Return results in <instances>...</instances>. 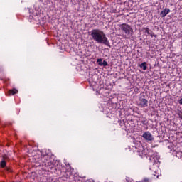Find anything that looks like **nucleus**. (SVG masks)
<instances>
[{
    "label": "nucleus",
    "mask_w": 182,
    "mask_h": 182,
    "mask_svg": "<svg viewBox=\"0 0 182 182\" xmlns=\"http://www.w3.org/2000/svg\"><path fill=\"white\" fill-rule=\"evenodd\" d=\"M137 153L140 157H149V161L151 163L149 169L152 171V174L156 176L157 178H159L160 161H159V156H157V154L149 148L143 147L140 150H138Z\"/></svg>",
    "instance_id": "obj_1"
},
{
    "label": "nucleus",
    "mask_w": 182,
    "mask_h": 182,
    "mask_svg": "<svg viewBox=\"0 0 182 182\" xmlns=\"http://www.w3.org/2000/svg\"><path fill=\"white\" fill-rule=\"evenodd\" d=\"M91 36L95 42L97 43H102L105 46L110 47V43H109V39L106 37L105 32L100 29H93L91 31Z\"/></svg>",
    "instance_id": "obj_2"
},
{
    "label": "nucleus",
    "mask_w": 182,
    "mask_h": 182,
    "mask_svg": "<svg viewBox=\"0 0 182 182\" xmlns=\"http://www.w3.org/2000/svg\"><path fill=\"white\" fill-rule=\"evenodd\" d=\"M120 29L124 32L125 35L130 38L133 35V28L129 24L123 23L119 26Z\"/></svg>",
    "instance_id": "obj_3"
},
{
    "label": "nucleus",
    "mask_w": 182,
    "mask_h": 182,
    "mask_svg": "<svg viewBox=\"0 0 182 182\" xmlns=\"http://www.w3.org/2000/svg\"><path fill=\"white\" fill-rule=\"evenodd\" d=\"M137 106L139 107H147V106H149V101L144 98L140 97L137 102Z\"/></svg>",
    "instance_id": "obj_4"
},
{
    "label": "nucleus",
    "mask_w": 182,
    "mask_h": 182,
    "mask_svg": "<svg viewBox=\"0 0 182 182\" xmlns=\"http://www.w3.org/2000/svg\"><path fill=\"white\" fill-rule=\"evenodd\" d=\"M142 137L146 140V141H153V140H154V136H153V135L151 134V133L149 131L145 132L143 135Z\"/></svg>",
    "instance_id": "obj_5"
},
{
    "label": "nucleus",
    "mask_w": 182,
    "mask_h": 182,
    "mask_svg": "<svg viewBox=\"0 0 182 182\" xmlns=\"http://www.w3.org/2000/svg\"><path fill=\"white\" fill-rule=\"evenodd\" d=\"M168 14H170V9L166 8L161 12V16L165 18Z\"/></svg>",
    "instance_id": "obj_6"
},
{
    "label": "nucleus",
    "mask_w": 182,
    "mask_h": 182,
    "mask_svg": "<svg viewBox=\"0 0 182 182\" xmlns=\"http://www.w3.org/2000/svg\"><path fill=\"white\" fill-rule=\"evenodd\" d=\"M16 93H18V90L14 88L8 91V92L6 93V96H11L14 95H16Z\"/></svg>",
    "instance_id": "obj_7"
},
{
    "label": "nucleus",
    "mask_w": 182,
    "mask_h": 182,
    "mask_svg": "<svg viewBox=\"0 0 182 182\" xmlns=\"http://www.w3.org/2000/svg\"><path fill=\"white\" fill-rule=\"evenodd\" d=\"M139 68L141 69H143V70H147V63L144 62V63H141L139 65Z\"/></svg>",
    "instance_id": "obj_8"
},
{
    "label": "nucleus",
    "mask_w": 182,
    "mask_h": 182,
    "mask_svg": "<svg viewBox=\"0 0 182 182\" xmlns=\"http://www.w3.org/2000/svg\"><path fill=\"white\" fill-rule=\"evenodd\" d=\"M0 166L1 167H2V168H4L5 167V166H6V162L5 161H1L0 163Z\"/></svg>",
    "instance_id": "obj_9"
},
{
    "label": "nucleus",
    "mask_w": 182,
    "mask_h": 182,
    "mask_svg": "<svg viewBox=\"0 0 182 182\" xmlns=\"http://www.w3.org/2000/svg\"><path fill=\"white\" fill-rule=\"evenodd\" d=\"M100 66H107V61L104 60L102 63H100Z\"/></svg>",
    "instance_id": "obj_10"
},
{
    "label": "nucleus",
    "mask_w": 182,
    "mask_h": 182,
    "mask_svg": "<svg viewBox=\"0 0 182 182\" xmlns=\"http://www.w3.org/2000/svg\"><path fill=\"white\" fill-rule=\"evenodd\" d=\"M143 31H144L146 33H148V35H150V32L149 31V28H144Z\"/></svg>",
    "instance_id": "obj_11"
},
{
    "label": "nucleus",
    "mask_w": 182,
    "mask_h": 182,
    "mask_svg": "<svg viewBox=\"0 0 182 182\" xmlns=\"http://www.w3.org/2000/svg\"><path fill=\"white\" fill-rule=\"evenodd\" d=\"M102 60H103L102 58L97 59V62L98 65H100V63H102Z\"/></svg>",
    "instance_id": "obj_12"
},
{
    "label": "nucleus",
    "mask_w": 182,
    "mask_h": 182,
    "mask_svg": "<svg viewBox=\"0 0 182 182\" xmlns=\"http://www.w3.org/2000/svg\"><path fill=\"white\" fill-rule=\"evenodd\" d=\"M44 159H46V160H47V161H49V160H50V156H48V155H46L44 156Z\"/></svg>",
    "instance_id": "obj_13"
},
{
    "label": "nucleus",
    "mask_w": 182,
    "mask_h": 182,
    "mask_svg": "<svg viewBox=\"0 0 182 182\" xmlns=\"http://www.w3.org/2000/svg\"><path fill=\"white\" fill-rule=\"evenodd\" d=\"M178 116H179L180 119H182V112H179Z\"/></svg>",
    "instance_id": "obj_14"
},
{
    "label": "nucleus",
    "mask_w": 182,
    "mask_h": 182,
    "mask_svg": "<svg viewBox=\"0 0 182 182\" xmlns=\"http://www.w3.org/2000/svg\"><path fill=\"white\" fill-rule=\"evenodd\" d=\"M178 103H179L180 105H182V98H181V100H179Z\"/></svg>",
    "instance_id": "obj_15"
},
{
    "label": "nucleus",
    "mask_w": 182,
    "mask_h": 182,
    "mask_svg": "<svg viewBox=\"0 0 182 182\" xmlns=\"http://www.w3.org/2000/svg\"><path fill=\"white\" fill-rule=\"evenodd\" d=\"M151 38H153V36L156 37V35H154V33H152V34H151Z\"/></svg>",
    "instance_id": "obj_16"
},
{
    "label": "nucleus",
    "mask_w": 182,
    "mask_h": 182,
    "mask_svg": "<svg viewBox=\"0 0 182 182\" xmlns=\"http://www.w3.org/2000/svg\"><path fill=\"white\" fill-rule=\"evenodd\" d=\"M9 171H11V170H9V169H7Z\"/></svg>",
    "instance_id": "obj_17"
},
{
    "label": "nucleus",
    "mask_w": 182,
    "mask_h": 182,
    "mask_svg": "<svg viewBox=\"0 0 182 182\" xmlns=\"http://www.w3.org/2000/svg\"><path fill=\"white\" fill-rule=\"evenodd\" d=\"M4 159H6V158L4 157Z\"/></svg>",
    "instance_id": "obj_18"
}]
</instances>
